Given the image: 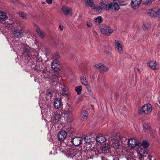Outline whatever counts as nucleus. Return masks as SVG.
Segmentation results:
<instances>
[{"mask_svg": "<svg viewBox=\"0 0 160 160\" xmlns=\"http://www.w3.org/2000/svg\"><path fill=\"white\" fill-rule=\"evenodd\" d=\"M75 157H76V155L74 156H73V158H75Z\"/></svg>", "mask_w": 160, "mask_h": 160, "instance_id": "obj_55", "label": "nucleus"}, {"mask_svg": "<svg viewBox=\"0 0 160 160\" xmlns=\"http://www.w3.org/2000/svg\"><path fill=\"white\" fill-rule=\"evenodd\" d=\"M152 110V106L150 104L144 105L138 110V113L141 115H144L150 112Z\"/></svg>", "mask_w": 160, "mask_h": 160, "instance_id": "obj_1", "label": "nucleus"}, {"mask_svg": "<svg viewBox=\"0 0 160 160\" xmlns=\"http://www.w3.org/2000/svg\"><path fill=\"white\" fill-rule=\"evenodd\" d=\"M142 0H132L131 2L132 6L134 9H137L141 3Z\"/></svg>", "mask_w": 160, "mask_h": 160, "instance_id": "obj_15", "label": "nucleus"}, {"mask_svg": "<svg viewBox=\"0 0 160 160\" xmlns=\"http://www.w3.org/2000/svg\"><path fill=\"white\" fill-rule=\"evenodd\" d=\"M102 152L101 149L100 150L97 149L95 151V154L97 156H98L99 154H101Z\"/></svg>", "mask_w": 160, "mask_h": 160, "instance_id": "obj_40", "label": "nucleus"}, {"mask_svg": "<svg viewBox=\"0 0 160 160\" xmlns=\"http://www.w3.org/2000/svg\"><path fill=\"white\" fill-rule=\"evenodd\" d=\"M101 148L102 152H103L104 153L109 152L110 147L109 145L108 144L104 143L103 144Z\"/></svg>", "mask_w": 160, "mask_h": 160, "instance_id": "obj_17", "label": "nucleus"}, {"mask_svg": "<svg viewBox=\"0 0 160 160\" xmlns=\"http://www.w3.org/2000/svg\"><path fill=\"white\" fill-rule=\"evenodd\" d=\"M149 27V25L148 23L144 24L142 26L143 29L144 30H146Z\"/></svg>", "mask_w": 160, "mask_h": 160, "instance_id": "obj_38", "label": "nucleus"}, {"mask_svg": "<svg viewBox=\"0 0 160 160\" xmlns=\"http://www.w3.org/2000/svg\"><path fill=\"white\" fill-rule=\"evenodd\" d=\"M7 18L5 12L1 11L0 12V21H5Z\"/></svg>", "mask_w": 160, "mask_h": 160, "instance_id": "obj_23", "label": "nucleus"}, {"mask_svg": "<svg viewBox=\"0 0 160 160\" xmlns=\"http://www.w3.org/2000/svg\"><path fill=\"white\" fill-rule=\"evenodd\" d=\"M113 160H119V158H113Z\"/></svg>", "mask_w": 160, "mask_h": 160, "instance_id": "obj_48", "label": "nucleus"}, {"mask_svg": "<svg viewBox=\"0 0 160 160\" xmlns=\"http://www.w3.org/2000/svg\"><path fill=\"white\" fill-rule=\"evenodd\" d=\"M58 78V74L57 73L54 74L52 75L51 78V82H57V80Z\"/></svg>", "mask_w": 160, "mask_h": 160, "instance_id": "obj_30", "label": "nucleus"}, {"mask_svg": "<svg viewBox=\"0 0 160 160\" xmlns=\"http://www.w3.org/2000/svg\"><path fill=\"white\" fill-rule=\"evenodd\" d=\"M82 139L80 137H74L72 138L71 142L75 146H78L82 144Z\"/></svg>", "mask_w": 160, "mask_h": 160, "instance_id": "obj_5", "label": "nucleus"}, {"mask_svg": "<svg viewBox=\"0 0 160 160\" xmlns=\"http://www.w3.org/2000/svg\"><path fill=\"white\" fill-rule=\"evenodd\" d=\"M138 142L137 139L134 138H130L128 141V145L132 148L136 147L138 145Z\"/></svg>", "mask_w": 160, "mask_h": 160, "instance_id": "obj_9", "label": "nucleus"}, {"mask_svg": "<svg viewBox=\"0 0 160 160\" xmlns=\"http://www.w3.org/2000/svg\"><path fill=\"white\" fill-rule=\"evenodd\" d=\"M51 66L52 68L55 71L60 70L61 69V67L59 63L57 60H54L51 63Z\"/></svg>", "mask_w": 160, "mask_h": 160, "instance_id": "obj_8", "label": "nucleus"}, {"mask_svg": "<svg viewBox=\"0 0 160 160\" xmlns=\"http://www.w3.org/2000/svg\"><path fill=\"white\" fill-rule=\"evenodd\" d=\"M25 51L28 52L29 51V49L28 48H26L25 49Z\"/></svg>", "mask_w": 160, "mask_h": 160, "instance_id": "obj_50", "label": "nucleus"}, {"mask_svg": "<svg viewBox=\"0 0 160 160\" xmlns=\"http://www.w3.org/2000/svg\"><path fill=\"white\" fill-rule=\"evenodd\" d=\"M105 6L106 10H108L111 9H113H113H114L115 10L118 11L120 8L119 5L114 2L111 3Z\"/></svg>", "mask_w": 160, "mask_h": 160, "instance_id": "obj_4", "label": "nucleus"}, {"mask_svg": "<svg viewBox=\"0 0 160 160\" xmlns=\"http://www.w3.org/2000/svg\"><path fill=\"white\" fill-rule=\"evenodd\" d=\"M142 145L145 148H147L149 145L148 142L146 141H143L142 142Z\"/></svg>", "mask_w": 160, "mask_h": 160, "instance_id": "obj_35", "label": "nucleus"}, {"mask_svg": "<svg viewBox=\"0 0 160 160\" xmlns=\"http://www.w3.org/2000/svg\"><path fill=\"white\" fill-rule=\"evenodd\" d=\"M61 90V94L62 96L68 95L69 93L67 92L66 88H62Z\"/></svg>", "mask_w": 160, "mask_h": 160, "instance_id": "obj_33", "label": "nucleus"}, {"mask_svg": "<svg viewBox=\"0 0 160 160\" xmlns=\"http://www.w3.org/2000/svg\"><path fill=\"white\" fill-rule=\"evenodd\" d=\"M102 21V19L101 17L98 16L95 19L94 22L96 24H99Z\"/></svg>", "mask_w": 160, "mask_h": 160, "instance_id": "obj_29", "label": "nucleus"}, {"mask_svg": "<svg viewBox=\"0 0 160 160\" xmlns=\"http://www.w3.org/2000/svg\"><path fill=\"white\" fill-rule=\"evenodd\" d=\"M81 82L82 84H83L85 87L89 85L86 79L84 77H82L81 78Z\"/></svg>", "mask_w": 160, "mask_h": 160, "instance_id": "obj_31", "label": "nucleus"}, {"mask_svg": "<svg viewBox=\"0 0 160 160\" xmlns=\"http://www.w3.org/2000/svg\"><path fill=\"white\" fill-rule=\"evenodd\" d=\"M94 68H98L101 72H106L108 70V68L101 63L97 64L93 66Z\"/></svg>", "mask_w": 160, "mask_h": 160, "instance_id": "obj_6", "label": "nucleus"}, {"mask_svg": "<svg viewBox=\"0 0 160 160\" xmlns=\"http://www.w3.org/2000/svg\"><path fill=\"white\" fill-rule=\"evenodd\" d=\"M42 3L43 4H45V2H42Z\"/></svg>", "mask_w": 160, "mask_h": 160, "instance_id": "obj_53", "label": "nucleus"}, {"mask_svg": "<svg viewBox=\"0 0 160 160\" xmlns=\"http://www.w3.org/2000/svg\"><path fill=\"white\" fill-rule=\"evenodd\" d=\"M121 136L119 134L115 135L112 137L111 142L112 143H115V145H117L119 146V144L118 143V141L121 139Z\"/></svg>", "mask_w": 160, "mask_h": 160, "instance_id": "obj_11", "label": "nucleus"}, {"mask_svg": "<svg viewBox=\"0 0 160 160\" xmlns=\"http://www.w3.org/2000/svg\"><path fill=\"white\" fill-rule=\"evenodd\" d=\"M85 5L88 7H90L91 8L94 7V3L93 0H84Z\"/></svg>", "mask_w": 160, "mask_h": 160, "instance_id": "obj_21", "label": "nucleus"}, {"mask_svg": "<svg viewBox=\"0 0 160 160\" xmlns=\"http://www.w3.org/2000/svg\"><path fill=\"white\" fill-rule=\"evenodd\" d=\"M44 52L46 55L48 56V53L49 52V50L48 49H45L44 50Z\"/></svg>", "mask_w": 160, "mask_h": 160, "instance_id": "obj_43", "label": "nucleus"}, {"mask_svg": "<svg viewBox=\"0 0 160 160\" xmlns=\"http://www.w3.org/2000/svg\"><path fill=\"white\" fill-rule=\"evenodd\" d=\"M53 58L55 59V60H57V59L59 58V53L58 52L55 53L53 55Z\"/></svg>", "mask_w": 160, "mask_h": 160, "instance_id": "obj_39", "label": "nucleus"}, {"mask_svg": "<svg viewBox=\"0 0 160 160\" xmlns=\"http://www.w3.org/2000/svg\"><path fill=\"white\" fill-rule=\"evenodd\" d=\"M152 2V0H147L143 2L144 5H148L151 4Z\"/></svg>", "mask_w": 160, "mask_h": 160, "instance_id": "obj_37", "label": "nucleus"}, {"mask_svg": "<svg viewBox=\"0 0 160 160\" xmlns=\"http://www.w3.org/2000/svg\"><path fill=\"white\" fill-rule=\"evenodd\" d=\"M73 108L72 106L68 105L67 106L66 110L65 112V116L67 117L72 113Z\"/></svg>", "mask_w": 160, "mask_h": 160, "instance_id": "obj_16", "label": "nucleus"}, {"mask_svg": "<svg viewBox=\"0 0 160 160\" xmlns=\"http://www.w3.org/2000/svg\"><path fill=\"white\" fill-rule=\"evenodd\" d=\"M67 136V132L65 131H62L58 134V137L60 141H63L65 139Z\"/></svg>", "mask_w": 160, "mask_h": 160, "instance_id": "obj_12", "label": "nucleus"}, {"mask_svg": "<svg viewBox=\"0 0 160 160\" xmlns=\"http://www.w3.org/2000/svg\"><path fill=\"white\" fill-rule=\"evenodd\" d=\"M115 47L116 50L120 53L122 52V43L120 41L115 40Z\"/></svg>", "mask_w": 160, "mask_h": 160, "instance_id": "obj_3", "label": "nucleus"}, {"mask_svg": "<svg viewBox=\"0 0 160 160\" xmlns=\"http://www.w3.org/2000/svg\"><path fill=\"white\" fill-rule=\"evenodd\" d=\"M54 118L55 122L57 123L60 121L61 118V115L60 114L56 113Z\"/></svg>", "mask_w": 160, "mask_h": 160, "instance_id": "obj_24", "label": "nucleus"}, {"mask_svg": "<svg viewBox=\"0 0 160 160\" xmlns=\"http://www.w3.org/2000/svg\"><path fill=\"white\" fill-rule=\"evenodd\" d=\"M105 5H107L103 4V5L102 6V7H100L99 5H95L94 4V7H93L92 9H94L97 12H102V9H106Z\"/></svg>", "mask_w": 160, "mask_h": 160, "instance_id": "obj_14", "label": "nucleus"}, {"mask_svg": "<svg viewBox=\"0 0 160 160\" xmlns=\"http://www.w3.org/2000/svg\"><path fill=\"white\" fill-rule=\"evenodd\" d=\"M46 1L48 4H51L52 3V0H46Z\"/></svg>", "mask_w": 160, "mask_h": 160, "instance_id": "obj_45", "label": "nucleus"}, {"mask_svg": "<svg viewBox=\"0 0 160 160\" xmlns=\"http://www.w3.org/2000/svg\"><path fill=\"white\" fill-rule=\"evenodd\" d=\"M160 14V9L159 8H154L151 10L149 13L150 16L155 17L158 16Z\"/></svg>", "mask_w": 160, "mask_h": 160, "instance_id": "obj_7", "label": "nucleus"}, {"mask_svg": "<svg viewBox=\"0 0 160 160\" xmlns=\"http://www.w3.org/2000/svg\"><path fill=\"white\" fill-rule=\"evenodd\" d=\"M101 158L102 160H108L106 158H105V157H102Z\"/></svg>", "mask_w": 160, "mask_h": 160, "instance_id": "obj_47", "label": "nucleus"}, {"mask_svg": "<svg viewBox=\"0 0 160 160\" xmlns=\"http://www.w3.org/2000/svg\"><path fill=\"white\" fill-rule=\"evenodd\" d=\"M87 25L89 27H91L92 26V23L89 21H88L87 22Z\"/></svg>", "mask_w": 160, "mask_h": 160, "instance_id": "obj_42", "label": "nucleus"}, {"mask_svg": "<svg viewBox=\"0 0 160 160\" xmlns=\"http://www.w3.org/2000/svg\"><path fill=\"white\" fill-rule=\"evenodd\" d=\"M140 155L143 157H145L148 154L147 150L145 149H141L139 151Z\"/></svg>", "mask_w": 160, "mask_h": 160, "instance_id": "obj_25", "label": "nucleus"}, {"mask_svg": "<svg viewBox=\"0 0 160 160\" xmlns=\"http://www.w3.org/2000/svg\"><path fill=\"white\" fill-rule=\"evenodd\" d=\"M88 115V113L87 111L83 110L81 112L80 118L82 121H85L87 119Z\"/></svg>", "mask_w": 160, "mask_h": 160, "instance_id": "obj_13", "label": "nucleus"}, {"mask_svg": "<svg viewBox=\"0 0 160 160\" xmlns=\"http://www.w3.org/2000/svg\"><path fill=\"white\" fill-rule=\"evenodd\" d=\"M88 92L89 93H92V92L90 88V86L88 85L87 86L85 87Z\"/></svg>", "mask_w": 160, "mask_h": 160, "instance_id": "obj_41", "label": "nucleus"}, {"mask_svg": "<svg viewBox=\"0 0 160 160\" xmlns=\"http://www.w3.org/2000/svg\"><path fill=\"white\" fill-rule=\"evenodd\" d=\"M147 66L149 67L150 68L153 69H157V63L156 62L154 61H151L147 63Z\"/></svg>", "mask_w": 160, "mask_h": 160, "instance_id": "obj_19", "label": "nucleus"}, {"mask_svg": "<svg viewBox=\"0 0 160 160\" xmlns=\"http://www.w3.org/2000/svg\"><path fill=\"white\" fill-rule=\"evenodd\" d=\"M9 28H10V29L12 30L14 29V26L12 24H9Z\"/></svg>", "mask_w": 160, "mask_h": 160, "instance_id": "obj_44", "label": "nucleus"}, {"mask_svg": "<svg viewBox=\"0 0 160 160\" xmlns=\"http://www.w3.org/2000/svg\"><path fill=\"white\" fill-rule=\"evenodd\" d=\"M159 103L160 104V99L159 100Z\"/></svg>", "mask_w": 160, "mask_h": 160, "instance_id": "obj_56", "label": "nucleus"}, {"mask_svg": "<svg viewBox=\"0 0 160 160\" xmlns=\"http://www.w3.org/2000/svg\"><path fill=\"white\" fill-rule=\"evenodd\" d=\"M84 139L86 143H90V142H92V138H90V136L89 134L85 136L84 138Z\"/></svg>", "mask_w": 160, "mask_h": 160, "instance_id": "obj_28", "label": "nucleus"}, {"mask_svg": "<svg viewBox=\"0 0 160 160\" xmlns=\"http://www.w3.org/2000/svg\"><path fill=\"white\" fill-rule=\"evenodd\" d=\"M36 30L39 36L42 38H44V33L42 31H41L40 29L38 27H37L36 28Z\"/></svg>", "mask_w": 160, "mask_h": 160, "instance_id": "obj_32", "label": "nucleus"}, {"mask_svg": "<svg viewBox=\"0 0 160 160\" xmlns=\"http://www.w3.org/2000/svg\"><path fill=\"white\" fill-rule=\"evenodd\" d=\"M93 34L95 35V34L97 35V33L95 31L94 32Z\"/></svg>", "mask_w": 160, "mask_h": 160, "instance_id": "obj_52", "label": "nucleus"}, {"mask_svg": "<svg viewBox=\"0 0 160 160\" xmlns=\"http://www.w3.org/2000/svg\"><path fill=\"white\" fill-rule=\"evenodd\" d=\"M14 34L15 36L18 38H20L22 37L23 35L22 30H15L14 31Z\"/></svg>", "mask_w": 160, "mask_h": 160, "instance_id": "obj_22", "label": "nucleus"}, {"mask_svg": "<svg viewBox=\"0 0 160 160\" xmlns=\"http://www.w3.org/2000/svg\"><path fill=\"white\" fill-rule=\"evenodd\" d=\"M18 14L22 18L24 19H26L27 17V15L25 13H24L22 12H18Z\"/></svg>", "mask_w": 160, "mask_h": 160, "instance_id": "obj_34", "label": "nucleus"}, {"mask_svg": "<svg viewBox=\"0 0 160 160\" xmlns=\"http://www.w3.org/2000/svg\"><path fill=\"white\" fill-rule=\"evenodd\" d=\"M62 10L63 13L66 15L72 14V10L70 8L65 6H62Z\"/></svg>", "mask_w": 160, "mask_h": 160, "instance_id": "obj_10", "label": "nucleus"}, {"mask_svg": "<svg viewBox=\"0 0 160 160\" xmlns=\"http://www.w3.org/2000/svg\"><path fill=\"white\" fill-rule=\"evenodd\" d=\"M75 91L77 92L78 95H79L81 94L82 90V87L81 86H79L75 87Z\"/></svg>", "mask_w": 160, "mask_h": 160, "instance_id": "obj_27", "label": "nucleus"}, {"mask_svg": "<svg viewBox=\"0 0 160 160\" xmlns=\"http://www.w3.org/2000/svg\"><path fill=\"white\" fill-rule=\"evenodd\" d=\"M91 83H92V87L93 86H95V83H93L92 81L91 82Z\"/></svg>", "mask_w": 160, "mask_h": 160, "instance_id": "obj_51", "label": "nucleus"}, {"mask_svg": "<svg viewBox=\"0 0 160 160\" xmlns=\"http://www.w3.org/2000/svg\"><path fill=\"white\" fill-rule=\"evenodd\" d=\"M106 140L105 137L102 134H99L96 138V141L100 143L104 142Z\"/></svg>", "mask_w": 160, "mask_h": 160, "instance_id": "obj_18", "label": "nucleus"}, {"mask_svg": "<svg viewBox=\"0 0 160 160\" xmlns=\"http://www.w3.org/2000/svg\"><path fill=\"white\" fill-rule=\"evenodd\" d=\"M107 54L109 56H110V57H111V54L110 52H108V53H107Z\"/></svg>", "mask_w": 160, "mask_h": 160, "instance_id": "obj_49", "label": "nucleus"}, {"mask_svg": "<svg viewBox=\"0 0 160 160\" xmlns=\"http://www.w3.org/2000/svg\"><path fill=\"white\" fill-rule=\"evenodd\" d=\"M102 33L107 35H109L112 32V30L109 26L102 24L100 27Z\"/></svg>", "mask_w": 160, "mask_h": 160, "instance_id": "obj_2", "label": "nucleus"}, {"mask_svg": "<svg viewBox=\"0 0 160 160\" xmlns=\"http://www.w3.org/2000/svg\"><path fill=\"white\" fill-rule=\"evenodd\" d=\"M143 125L144 128L146 129H148L150 128L149 125L147 122H144L143 124Z\"/></svg>", "mask_w": 160, "mask_h": 160, "instance_id": "obj_36", "label": "nucleus"}, {"mask_svg": "<svg viewBox=\"0 0 160 160\" xmlns=\"http://www.w3.org/2000/svg\"><path fill=\"white\" fill-rule=\"evenodd\" d=\"M48 94H49V95H51V92H48Z\"/></svg>", "mask_w": 160, "mask_h": 160, "instance_id": "obj_54", "label": "nucleus"}, {"mask_svg": "<svg viewBox=\"0 0 160 160\" xmlns=\"http://www.w3.org/2000/svg\"><path fill=\"white\" fill-rule=\"evenodd\" d=\"M54 104L56 108H59L61 104V100L59 98H56L54 100Z\"/></svg>", "mask_w": 160, "mask_h": 160, "instance_id": "obj_20", "label": "nucleus"}, {"mask_svg": "<svg viewBox=\"0 0 160 160\" xmlns=\"http://www.w3.org/2000/svg\"><path fill=\"white\" fill-rule=\"evenodd\" d=\"M65 128L70 133H72L75 131L74 128L71 126L67 125L65 127Z\"/></svg>", "mask_w": 160, "mask_h": 160, "instance_id": "obj_26", "label": "nucleus"}, {"mask_svg": "<svg viewBox=\"0 0 160 160\" xmlns=\"http://www.w3.org/2000/svg\"><path fill=\"white\" fill-rule=\"evenodd\" d=\"M59 28L61 30H62L63 29V27L62 26H61V25L59 26Z\"/></svg>", "mask_w": 160, "mask_h": 160, "instance_id": "obj_46", "label": "nucleus"}]
</instances>
